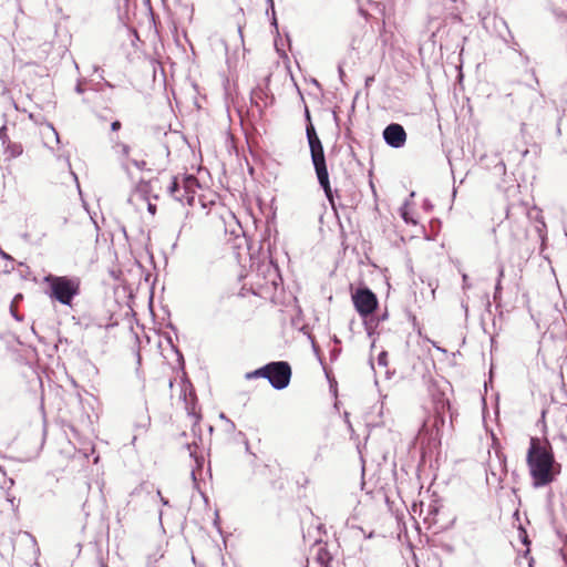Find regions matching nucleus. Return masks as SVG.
I'll use <instances>...</instances> for the list:
<instances>
[{"label":"nucleus","mask_w":567,"mask_h":567,"mask_svg":"<svg viewBox=\"0 0 567 567\" xmlns=\"http://www.w3.org/2000/svg\"><path fill=\"white\" fill-rule=\"evenodd\" d=\"M526 465L535 488L550 485L561 473V464L556 461L553 446L546 436L529 437Z\"/></svg>","instance_id":"obj_1"},{"label":"nucleus","mask_w":567,"mask_h":567,"mask_svg":"<svg viewBox=\"0 0 567 567\" xmlns=\"http://www.w3.org/2000/svg\"><path fill=\"white\" fill-rule=\"evenodd\" d=\"M307 138L310 147L311 161L315 167V172L318 178V183L324 192L327 199L333 206V192L331 189L329 173L326 163V156L323 146L320 138L318 137L313 125L310 123L307 126Z\"/></svg>","instance_id":"obj_2"},{"label":"nucleus","mask_w":567,"mask_h":567,"mask_svg":"<svg viewBox=\"0 0 567 567\" xmlns=\"http://www.w3.org/2000/svg\"><path fill=\"white\" fill-rule=\"evenodd\" d=\"M44 281L50 289L49 296L64 306H71L80 293L81 281L78 277L48 275Z\"/></svg>","instance_id":"obj_3"},{"label":"nucleus","mask_w":567,"mask_h":567,"mask_svg":"<svg viewBox=\"0 0 567 567\" xmlns=\"http://www.w3.org/2000/svg\"><path fill=\"white\" fill-rule=\"evenodd\" d=\"M291 368L286 361H274L269 363L267 380L276 390H284L289 385Z\"/></svg>","instance_id":"obj_4"},{"label":"nucleus","mask_w":567,"mask_h":567,"mask_svg":"<svg viewBox=\"0 0 567 567\" xmlns=\"http://www.w3.org/2000/svg\"><path fill=\"white\" fill-rule=\"evenodd\" d=\"M352 301L355 310L363 318L373 313L378 307L375 293L367 287L358 288L352 295Z\"/></svg>","instance_id":"obj_5"},{"label":"nucleus","mask_w":567,"mask_h":567,"mask_svg":"<svg viewBox=\"0 0 567 567\" xmlns=\"http://www.w3.org/2000/svg\"><path fill=\"white\" fill-rule=\"evenodd\" d=\"M507 475L506 456L496 452V460H491L486 474V482L489 485L502 487V483Z\"/></svg>","instance_id":"obj_6"},{"label":"nucleus","mask_w":567,"mask_h":567,"mask_svg":"<svg viewBox=\"0 0 567 567\" xmlns=\"http://www.w3.org/2000/svg\"><path fill=\"white\" fill-rule=\"evenodd\" d=\"M384 142L393 148L403 147L406 142V132L399 123H391L383 130Z\"/></svg>","instance_id":"obj_7"},{"label":"nucleus","mask_w":567,"mask_h":567,"mask_svg":"<svg viewBox=\"0 0 567 567\" xmlns=\"http://www.w3.org/2000/svg\"><path fill=\"white\" fill-rule=\"evenodd\" d=\"M183 186V196L186 197V204L193 205L195 200L196 188L198 187V181L193 175L183 176L179 178Z\"/></svg>","instance_id":"obj_8"},{"label":"nucleus","mask_w":567,"mask_h":567,"mask_svg":"<svg viewBox=\"0 0 567 567\" xmlns=\"http://www.w3.org/2000/svg\"><path fill=\"white\" fill-rule=\"evenodd\" d=\"M332 556L328 551L326 545H322L321 543L317 544L316 555H315V561L320 565V567H331Z\"/></svg>","instance_id":"obj_9"},{"label":"nucleus","mask_w":567,"mask_h":567,"mask_svg":"<svg viewBox=\"0 0 567 567\" xmlns=\"http://www.w3.org/2000/svg\"><path fill=\"white\" fill-rule=\"evenodd\" d=\"M168 194L177 202L186 204V197L183 196V186L178 177H172L167 187Z\"/></svg>","instance_id":"obj_10"},{"label":"nucleus","mask_w":567,"mask_h":567,"mask_svg":"<svg viewBox=\"0 0 567 567\" xmlns=\"http://www.w3.org/2000/svg\"><path fill=\"white\" fill-rule=\"evenodd\" d=\"M189 450V456L194 458L195 467L192 470L190 474L194 481H196L197 472L202 471L205 464V457L203 455H197L196 451L192 449L190 445H187Z\"/></svg>","instance_id":"obj_11"},{"label":"nucleus","mask_w":567,"mask_h":567,"mask_svg":"<svg viewBox=\"0 0 567 567\" xmlns=\"http://www.w3.org/2000/svg\"><path fill=\"white\" fill-rule=\"evenodd\" d=\"M3 147H4V154L7 155L8 159L16 158V157L20 156L23 152V147L20 143L9 142Z\"/></svg>","instance_id":"obj_12"},{"label":"nucleus","mask_w":567,"mask_h":567,"mask_svg":"<svg viewBox=\"0 0 567 567\" xmlns=\"http://www.w3.org/2000/svg\"><path fill=\"white\" fill-rule=\"evenodd\" d=\"M268 372H269V363L265 364L264 367H261L255 371L247 372L245 378L248 380L256 379V378L267 379Z\"/></svg>","instance_id":"obj_13"},{"label":"nucleus","mask_w":567,"mask_h":567,"mask_svg":"<svg viewBox=\"0 0 567 567\" xmlns=\"http://www.w3.org/2000/svg\"><path fill=\"white\" fill-rule=\"evenodd\" d=\"M113 150L122 158H127L128 155H130V151H131V148H130V146L127 144H124V143H121V142H116L113 145Z\"/></svg>","instance_id":"obj_14"},{"label":"nucleus","mask_w":567,"mask_h":567,"mask_svg":"<svg viewBox=\"0 0 567 567\" xmlns=\"http://www.w3.org/2000/svg\"><path fill=\"white\" fill-rule=\"evenodd\" d=\"M14 484L12 478H8L6 472L0 467V487L2 489H10Z\"/></svg>","instance_id":"obj_15"},{"label":"nucleus","mask_w":567,"mask_h":567,"mask_svg":"<svg viewBox=\"0 0 567 567\" xmlns=\"http://www.w3.org/2000/svg\"><path fill=\"white\" fill-rule=\"evenodd\" d=\"M493 22H494L495 27H498V25H499V27H502V28L506 31V33H507L511 38H513V37H512V34H511V31H509V29H508V27H507V24H506V21H505L504 19H502V18H497V17H494V18H493Z\"/></svg>","instance_id":"obj_16"},{"label":"nucleus","mask_w":567,"mask_h":567,"mask_svg":"<svg viewBox=\"0 0 567 567\" xmlns=\"http://www.w3.org/2000/svg\"><path fill=\"white\" fill-rule=\"evenodd\" d=\"M0 141L2 143V145L4 146L6 144H8L9 142H11L9 140V136L7 135V126L6 125H2L0 127Z\"/></svg>","instance_id":"obj_17"},{"label":"nucleus","mask_w":567,"mask_h":567,"mask_svg":"<svg viewBox=\"0 0 567 567\" xmlns=\"http://www.w3.org/2000/svg\"><path fill=\"white\" fill-rule=\"evenodd\" d=\"M378 364L382 365V367H386L388 365V352L386 351H382L378 355Z\"/></svg>","instance_id":"obj_18"},{"label":"nucleus","mask_w":567,"mask_h":567,"mask_svg":"<svg viewBox=\"0 0 567 567\" xmlns=\"http://www.w3.org/2000/svg\"><path fill=\"white\" fill-rule=\"evenodd\" d=\"M502 292V284H499V280L496 281L495 285V291H494V300L497 301L501 298Z\"/></svg>","instance_id":"obj_19"},{"label":"nucleus","mask_w":567,"mask_h":567,"mask_svg":"<svg viewBox=\"0 0 567 567\" xmlns=\"http://www.w3.org/2000/svg\"><path fill=\"white\" fill-rule=\"evenodd\" d=\"M132 164L140 171H143L145 169L146 167V162L145 161H137V159H132Z\"/></svg>","instance_id":"obj_20"},{"label":"nucleus","mask_w":567,"mask_h":567,"mask_svg":"<svg viewBox=\"0 0 567 567\" xmlns=\"http://www.w3.org/2000/svg\"><path fill=\"white\" fill-rule=\"evenodd\" d=\"M462 281H463V285H462V288L463 289H470L472 287L470 280H468V276L466 274H463L462 275Z\"/></svg>","instance_id":"obj_21"},{"label":"nucleus","mask_w":567,"mask_h":567,"mask_svg":"<svg viewBox=\"0 0 567 567\" xmlns=\"http://www.w3.org/2000/svg\"><path fill=\"white\" fill-rule=\"evenodd\" d=\"M267 3L269 4V9L272 12V24L277 25V19L275 17V3H274V0H267Z\"/></svg>","instance_id":"obj_22"},{"label":"nucleus","mask_w":567,"mask_h":567,"mask_svg":"<svg viewBox=\"0 0 567 567\" xmlns=\"http://www.w3.org/2000/svg\"><path fill=\"white\" fill-rule=\"evenodd\" d=\"M49 130H50L51 135L54 137L55 142L59 143L60 138H59V134L55 131V128L52 125H49Z\"/></svg>","instance_id":"obj_23"},{"label":"nucleus","mask_w":567,"mask_h":567,"mask_svg":"<svg viewBox=\"0 0 567 567\" xmlns=\"http://www.w3.org/2000/svg\"><path fill=\"white\" fill-rule=\"evenodd\" d=\"M503 277H504V266L499 265L498 266V277H497V280H499V284H502Z\"/></svg>","instance_id":"obj_24"},{"label":"nucleus","mask_w":567,"mask_h":567,"mask_svg":"<svg viewBox=\"0 0 567 567\" xmlns=\"http://www.w3.org/2000/svg\"><path fill=\"white\" fill-rule=\"evenodd\" d=\"M147 210L152 214V215H155L156 213V205L155 204H152V203H147Z\"/></svg>","instance_id":"obj_25"},{"label":"nucleus","mask_w":567,"mask_h":567,"mask_svg":"<svg viewBox=\"0 0 567 567\" xmlns=\"http://www.w3.org/2000/svg\"><path fill=\"white\" fill-rule=\"evenodd\" d=\"M120 128H121V122L120 121L112 122V124H111V130L112 131H118Z\"/></svg>","instance_id":"obj_26"},{"label":"nucleus","mask_w":567,"mask_h":567,"mask_svg":"<svg viewBox=\"0 0 567 567\" xmlns=\"http://www.w3.org/2000/svg\"><path fill=\"white\" fill-rule=\"evenodd\" d=\"M401 216L406 223L415 224V221L408 216V213L405 210H402Z\"/></svg>","instance_id":"obj_27"},{"label":"nucleus","mask_w":567,"mask_h":567,"mask_svg":"<svg viewBox=\"0 0 567 567\" xmlns=\"http://www.w3.org/2000/svg\"><path fill=\"white\" fill-rule=\"evenodd\" d=\"M75 91H76V93H79V94L83 93V91H84V90H83V87H82L81 82H79V83L76 84V86H75Z\"/></svg>","instance_id":"obj_28"},{"label":"nucleus","mask_w":567,"mask_h":567,"mask_svg":"<svg viewBox=\"0 0 567 567\" xmlns=\"http://www.w3.org/2000/svg\"><path fill=\"white\" fill-rule=\"evenodd\" d=\"M227 424H228V431H234L235 430V423L230 420H227Z\"/></svg>","instance_id":"obj_29"},{"label":"nucleus","mask_w":567,"mask_h":567,"mask_svg":"<svg viewBox=\"0 0 567 567\" xmlns=\"http://www.w3.org/2000/svg\"><path fill=\"white\" fill-rule=\"evenodd\" d=\"M0 256L3 258V259H12L10 255H8L7 252H4L2 249L0 250Z\"/></svg>","instance_id":"obj_30"},{"label":"nucleus","mask_w":567,"mask_h":567,"mask_svg":"<svg viewBox=\"0 0 567 567\" xmlns=\"http://www.w3.org/2000/svg\"><path fill=\"white\" fill-rule=\"evenodd\" d=\"M545 414H546V412H545V411H543V412H542V422H543V424H544V425H543V431H544V432L546 431Z\"/></svg>","instance_id":"obj_31"},{"label":"nucleus","mask_w":567,"mask_h":567,"mask_svg":"<svg viewBox=\"0 0 567 567\" xmlns=\"http://www.w3.org/2000/svg\"><path fill=\"white\" fill-rule=\"evenodd\" d=\"M561 441L567 442V436L564 433L559 434Z\"/></svg>","instance_id":"obj_32"},{"label":"nucleus","mask_w":567,"mask_h":567,"mask_svg":"<svg viewBox=\"0 0 567 567\" xmlns=\"http://www.w3.org/2000/svg\"><path fill=\"white\" fill-rule=\"evenodd\" d=\"M157 495L161 497V501H162V503H163V504H165V505H166V504L168 503L166 499H164V498L162 497V495H161V492H159V491L157 492Z\"/></svg>","instance_id":"obj_33"},{"label":"nucleus","mask_w":567,"mask_h":567,"mask_svg":"<svg viewBox=\"0 0 567 567\" xmlns=\"http://www.w3.org/2000/svg\"><path fill=\"white\" fill-rule=\"evenodd\" d=\"M219 417H220L221 420H225L226 422H227V420H229L228 417H226V415H225L224 413H220Z\"/></svg>","instance_id":"obj_34"},{"label":"nucleus","mask_w":567,"mask_h":567,"mask_svg":"<svg viewBox=\"0 0 567 567\" xmlns=\"http://www.w3.org/2000/svg\"><path fill=\"white\" fill-rule=\"evenodd\" d=\"M100 567H107L102 559L100 560Z\"/></svg>","instance_id":"obj_35"},{"label":"nucleus","mask_w":567,"mask_h":567,"mask_svg":"<svg viewBox=\"0 0 567 567\" xmlns=\"http://www.w3.org/2000/svg\"><path fill=\"white\" fill-rule=\"evenodd\" d=\"M462 307L465 309V311L467 312V305L462 302Z\"/></svg>","instance_id":"obj_36"},{"label":"nucleus","mask_w":567,"mask_h":567,"mask_svg":"<svg viewBox=\"0 0 567 567\" xmlns=\"http://www.w3.org/2000/svg\"><path fill=\"white\" fill-rule=\"evenodd\" d=\"M499 35L502 37V39L504 40V42H507V39L499 32Z\"/></svg>","instance_id":"obj_37"},{"label":"nucleus","mask_w":567,"mask_h":567,"mask_svg":"<svg viewBox=\"0 0 567 567\" xmlns=\"http://www.w3.org/2000/svg\"><path fill=\"white\" fill-rule=\"evenodd\" d=\"M105 85L109 87H113V85L110 82H105Z\"/></svg>","instance_id":"obj_38"},{"label":"nucleus","mask_w":567,"mask_h":567,"mask_svg":"<svg viewBox=\"0 0 567 567\" xmlns=\"http://www.w3.org/2000/svg\"><path fill=\"white\" fill-rule=\"evenodd\" d=\"M122 167H123L124 169H127V165H126L125 163H122Z\"/></svg>","instance_id":"obj_39"},{"label":"nucleus","mask_w":567,"mask_h":567,"mask_svg":"<svg viewBox=\"0 0 567 567\" xmlns=\"http://www.w3.org/2000/svg\"><path fill=\"white\" fill-rule=\"evenodd\" d=\"M12 315H13V317H14L16 319H18V320H19V318H18L17 313H14V312L12 311Z\"/></svg>","instance_id":"obj_40"}]
</instances>
